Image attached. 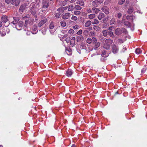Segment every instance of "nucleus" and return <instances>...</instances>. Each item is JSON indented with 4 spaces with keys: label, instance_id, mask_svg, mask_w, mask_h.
<instances>
[{
    "label": "nucleus",
    "instance_id": "nucleus-24",
    "mask_svg": "<svg viewBox=\"0 0 147 147\" xmlns=\"http://www.w3.org/2000/svg\"><path fill=\"white\" fill-rule=\"evenodd\" d=\"M93 29L95 31H98L100 29V28L98 26L94 25L93 27Z\"/></svg>",
    "mask_w": 147,
    "mask_h": 147
},
{
    "label": "nucleus",
    "instance_id": "nucleus-45",
    "mask_svg": "<svg viewBox=\"0 0 147 147\" xmlns=\"http://www.w3.org/2000/svg\"><path fill=\"white\" fill-rule=\"evenodd\" d=\"M92 41L94 43H95L97 42V39L95 37H92Z\"/></svg>",
    "mask_w": 147,
    "mask_h": 147
},
{
    "label": "nucleus",
    "instance_id": "nucleus-42",
    "mask_svg": "<svg viewBox=\"0 0 147 147\" xmlns=\"http://www.w3.org/2000/svg\"><path fill=\"white\" fill-rule=\"evenodd\" d=\"M98 3L96 2V1H95V0L92 2V5L93 6H97L98 5Z\"/></svg>",
    "mask_w": 147,
    "mask_h": 147
},
{
    "label": "nucleus",
    "instance_id": "nucleus-55",
    "mask_svg": "<svg viewBox=\"0 0 147 147\" xmlns=\"http://www.w3.org/2000/svg\"><path fill=\"white\" fill-rule=\"evenodd\" d=\"M95 1H96V2L97 3H101L103 2V1L102 0H95Z\"/></svg>",
    "mask_w": 147,
    "mask_h": 147
},
{
    "label": "nucleus",
    "instance_id": "nucleus-35",
    "mask_svg": "<svg viewBox=\"0 0 147 147\" xmlns=\"http://www.w3.org/2000/svg\"><path fill=\"white\" fill-rule=\"evenodd\" d=\"M115 22V19L114 18H112L110 20V25L114 24Z\"/></svg>",
    "mask_w": 147,
    "mask_h": 147
},
{
    "label": "nucleus",
    "instance_id": "nucleus-21",
    "mask_svg": "<svg viewBox=\"0 0 147 147\" xmlns=\"http://www.w3.org/2000/svg\"><path fill=\"white\" fill-rule=\"evenodd\" d=\"M91 22L90 20H88L85 24L84 26L85 27H88L91 24Z\"/></svg>",
    "mask_w": 147,
    "mask_h": 147
},
{
    "label": "nucleus",
    "instance_id": "nucleus-44",
    "mask_svg": "<svg viewBox=\"0 0 147 147\" xmlns=\"http://www.w3.org/2000/svg\"><path fill=\"white\" fill-rule=\"evenodd\" d=\"M125 0H119L118 1V4L120 5L123 4L125 1Z\"/></svg>",
    "mask_w": 147,
    "mask_h": 147
},
{
    "label": "nucleus",
    "instance_id": "nucleus-53",
    "mask_svg": "<svg viewBox=\"0 0 147 147\" xmlns=\"http://www.w3.org/2000/svg\"><path fill=\"white\" fill-rule=\"evenodd\" d=\"M82 30H80L77 33V34L78 35H80L82 34Z\"/></svg>",
    "mask_w": 147,
    "mask_h": 147
},
{
    "label": "nucleus",
    "instance_id": "nucleus-4",
    "mask_svg": "<svg viewBox=\"0 0 147 147\" xmlns=\"http://www.w3.org/2000/svg\"><path fill=\"white\" fill-rule=\"evenodd\" d=\"M49 5V0H43L42 6L43 8H47Z\"/></svg>",
    "mask_w": 147,
    "mask_h": 147
},
{
    "label": "nucleus",
    "instance_id": "nucleus-54",
    "mask_svg": "<svg viewBox=\"0 0 147 147\" xmlns=\"http://www.w3.org/2000/svg\"><path fill=\"white\" fill-rule=\"evenodd\" d=\"M29 22V20H26L25 21V27H26L27 26V24H28Z\"/></svg>",
    "mask_w": 147,
    "mask_h": 147
},
{
    "label": "nucleus",
    "instance_id": "nucleus-7",
    "mask_svg": "<svg viewBox=\"0 0 147 147\" xmlns=\"http://www.w3.org/2000/svg\"><path fill=\"white\" fill-rule=\"evenodd\" d=\"M112 52L114 53H116L118 51V46L113 45L112 46Z\"/></svg>",
    "mask_w": 147,
    "mask_h": 147
},
{
    "label": "nucleus",
    "instance_id": "nucleus-20",
    "mask_svg": "<svg viewBox=\"0 0 147 147\" xmlns=\"http://www.w3.org/2000/svg\"><path fill=\"white\" fill-rule=\"evenodd\" d=\"M26 4H24L23 5H22L20 7L19 10H20L22 12L26 8Z\"/></svg>",
    "mask_w": 147,
    "mask_h": 147
},
{
    "label": "nucleus",
    "instance_id": "nucleus-33",
    "mask_svg": "<svg viewBox=\"0 0 147 147\" xmlns=\"http://www.w3.org/2000/svg\"><path fill=\"white\" fill-rule=\"evenodd\" d=\"M133 8L132 7H130L129 8L127 12L128 13H131L133 12Z\"/></svg>",
    "mask_w": 147,
    "mask_h": 147
},
{
    "label": "nucleus",
    "instance_id": "nucleus-6",
    "mask_svg": "<svg viewBox=\"0 0 147 147\" xmlns=\"http://www.w3.org/2000/svg\"><path fill=\"white\" fill-rule=\"evenodd\" d=\"M101 10L106 14H108L109 13V8L106 6L103 7L102 8Z\"/></svg>",
    "mask_w": 147,
    "mask_h": 147
},
{
    "label": "nucleus",
    "instance_id": "nucleus-52",
    "mask_svg": "<svg viewBox=\"0 0 147 147\" xmlns=\"http://www.w3.org/2000/svg\"><path fill=\"white\" fill-rule=\"evenodd\" d=\"M61 15V14L60 13H56L55 14V17L57 18H59Z\"/></svg>",
    "mask_w": 147,
    "mask_h": 147
},
{
    "label": "nucleus",
    "instance_id": "nucleus-50",
    "mask_svg": "<svg viewBox=\"0 0 147 147\" xmlns=\"http://www.w3.org/2000/svg\"><path fill=\"white\" fill-rule=\"evenodd\" d=\"M42 32L43 34H46V30L45 28H43L42 30Z\"/></svg>",
    "mask_w": 147,
    "mask_h": 147
},
{
    "label": "nucleus",
    "instance_id": "nucleus-2",
    "mask_svg": "<svg viewBox=\"0 0 147 147\" xmlns=\"http://www.w3.org/2000/svg\"><path fill=\"white\" fill-rule=\"evenodd\" d=\"M31 6H32L30 8V11L31 13L33 15H34L36 13V11L35 9V5L34 2H32L31 4Z\"/></svg>",
    "mask_w": 147,
    "mask_h": 147
},
{
    "label": "nucleus",
    "instance_id": "nucleus-23",
    "mask_svg": "<svg viewBox=\"0 0 147 147\" xmlns=\"http://www.w3.org/2000/svg\"><path fill=\"white\" fill-rule=\"evenodd\" d=\"M65 52L68 55H71L72 54V51L71 49H66L65 50Z\"/></svg>",
    "mask_w": 147,
    "mask_h": 147
},
{
    "label": "nucleus",
    "instance_id": "nucleus-39",
    "mask_svg": "<svg viewBox=\"0 0 147 147\" xmlns=\"http://www.w3.org/2000/svg\"><path fill=\"white\" fill-rule=\"evenodd\" d=\"M71 19L73 21H76L77 20L78 18L76 16L73 15L71 17Z\"/></svg>",
    "mask_w": 147,
    "mask_h": 147
},
{
    "label": "nucleus",
    "instance_id": "nucleus-64",
    "mask_svg": "<svg viewBox=\"0 0 147 147\" xmlns=\"http://www.w3.org/2000/svg\"><path fill=\"white\" fill-rule=\"evenodd\" d=\"M36 4H38L40 2V0H35Z\"/></svg>",
    "mask_w": 147,
    "mask_h": 147
},
{
    "label": "nucleus",
    "instance_id": "nucleus-17",
    "mask_svg": "<svg viewBox=\"0 0 147 147\" xmlns=\"http://www.w3.org/2000/svg\"><path fill=\"white\" fill-rule=\"evenodd\" d=\"M84 40V38L82 35H80L77 37V40L78 42L81 41H83Z\"/></svg>",
    "mask_w": 147,
    "mask_h": 147
},
{
    "label": "nucleus",
    "instance_id": "nucleus-49",
    "mask_svg": "<svg viewBox=\"0 0 147 147\" xmlns=\"http://www.w3.org/2000/svg\"><path fill=\"white\" fill-rule=\"evenodd\" d=\"M106 52L105 51H103L102 52V55L103 57H107V55H106Z\"/></svg>",
    "mask_w": 147,
    "mask_h": 147
},
{
    "label": "nucleus",
    "instance_id": "nucleus-60",
    "mask_svg": "<svg viewBox=\"0 0 147 147\" xmlns=\"http://www.w3.org/2000/svg\"><path fill=\"white\" fill-rule=\"evenodd\" d=\"M32 33V32L30 31H28L26 32V34L27 35H30L31 33Z\"/></svg>",
    "mask_w": 147,
    "mask_h": 147
},
{
    "label": "nucleus",
    "instance_id": "nucleus-18",
    "mask_svg": "<svg viewBox=\"0 0 147 147\" xmlns=\"http://www.w3.org/2000/svg\"><path fill=\"white\" fill-rule=\"evenodd\" d=\"M105 15L102 13H100L98 16V18L99 20H101L105 17Z\"/></svg>",
    "mask_w": 147,
    "mask_h": 147
},
{
    "label": "nucleus",
    "instance_id": "nucleus-63",
    "mask_svg": "<svg viewBox=\"0 0 147 147\" xmlns=\"http://www.w3.org/2000/svg\"><path fill=\"white\" fill-rule=\"evenodd\" d=\"M57 11H62V8H59L57 9Z\"/></svg>",
    "mask_w": 147,
    "mask_h": 147
},
{
    "label": "nucleus",
    "instance_id": "nucleus-5",
    "mask_svg": "<svg viewBox=\"0 0 147 147\" xmlns=\"http://www.w3.org/2000/svg\"><path fill=\"white\" fill-rule=\"evenodd\" d=\"M23 22L22 21H20L16 26V28L18 30H20L23 26Z\"/></svg>",
    "mask_w": 147,
    "mask_h": 147
},
{
    "label": "nucleus",
    "instance_id": "nucleus-8",
    "mask_svg": "<svg viewBox=\"0 0 147 147\" xmlns=\"http://www.w3.org/2000/svg\"><path fill=\"white\" fill-rule=\"evenodd\" d=\"M47 19L46 18H45L40 21L38 24V26L40 27L42 26L44 24L46 23L47 21Z\"/></svg>",
    "mask_w": 147,
    "mask_h": 147
},
{
    "label": "nucleus",
    "instance_id": "nucleus-57",
    "mask_svg": "<svg viewBox=\"0 0 147 147\" xmlns=\"http://www.w3.org/2000/svg\"><path fill=\"white\" fill-rule=\"evenodd\" d=\"M126 50V48L124 46L123 48V49L122 50V51L124 52Z\"/></svg>",
    "mask_w": 147,
    "mask_h": 147
},
{
    "label": "nucleus",
    "instance_id": "nucleus-11",
    "mask_svg": "<svg viewBox=\"0 0 147 147\" xmlns=\"http://www.w3.org/2000/svg\"><path fill=\"white\" fill-rule=\"evenodd\" d=\"M8 17L6 16H3L1 17V20L3 22L5 23L8 21Z\"/></svg>",
    "mask_w": 147,
    "mask_h": 147
},
{
    "label": "nucleus",
    "instance_id": "nucleus-9",
    "mask_svg": "<svg viewBox=\"0 0 147 147\" xmlns=\"http://www.w3.org/2000/svg\"><path fill=\"white\" fill-rule=\"evenodd\" d=\"M69 17L70 13H67L62 15V18L63 20H66L68 19Z\"/></svg>",
    "mask_w": 147,
    "mask_h": 147
},
{
    "label": "nucleus",
    "instance_id": "nucleus-16",
    "mask_svg": "<svg viewBox=\"0 0 147 147\" xmlns=\"http://www.w3.org/2000/svg\"><path fill=\"white\" fill-rule=\"evenodd\" d=\"M65 8H68V10L69 11H72L74 9V5L72 4L69 5L68 7H66Z\"/></svg>",
    "mask_w": 147,
    "mask_h": 147
},
{
    "label": "nucleus",
    "instance_id": "nucleus-30",
    "mask_svg": "<svg viewBox=\"0 0 147 147\" xmlns=\"http://www.w3.org/2000/svg\"><path fill=\"white\" fill-rule=\"evenodd\" d=\"M74 9L78 10H80L81 9L82 7L78 5H75L74 7Z\"/></svg>",
    "mask_w": 147,
    "mask_h": 147
},
{
    "label": "nucleus",
    "instance_id": "nucleus-22",
    "mask_svg": "<svg viewBox=\"0 0 147 147\" xmlns=\"http://www.w3.org/2000/svg\"><path fill=\"white\" fill-rule=\"evenodd\" d=\"M92 9L93 12L95 13H98L99 11H100V10L99 9L95 7L93 8Z\"/></svg>",
    "mask_w": 147,
    "mask_h": 147
},
{
    "label": "nucleus",
    "instance_id": "nucleus-27",
    "mask_svg": "<svg viewBox=\"0 0 147 147\" xmlns=\"http://www.w3.org/2000/svg\"><path fill=\"white\" fill-rule=\"evenodd\" d=\"M14 21L11 23V24H13L14 25L17 24L18 23V20H16V17H13V18Z\"/></svg>",
    "mask_w": 147,
    "mask_h": 147
},
{
    "label": "nucleus",
    "instance_id": "nucleus-26",
    "mask_svg": "<svg viewBox=\"0 0 147 147\" xmlns=\"http://www.w3.org/2000/svg\"><path fill=\"white\" fill-rule=\"evenodd\" d=\"M124 25L128 27H130L131 26V24L128 21H125L124 22Z\"/></svg>",
    "mask_w": 147,
    "mask_h": 147
},
{
    "label": "nucleus",
    "instance_id": "nucleus-46",
    "mask_svg": "<svg viewBox=\"0 0 147 147\" xmlns=\"http://www.w3.org/2000/svg\"><path fill=\"white\" fill-rule=\"evenodd\" d=\"M70 39L71 38L70 37H67L65 39V40L66 41L67 43H68L69 42Z\"/></svg>",
    "mask_w": 147,
    "mask_h": 147
},
{
    "label": "nucleus",
    "instance_id": "nucleus-15",
    "mask_svg": "<svg viewBox=\"0 0 147 147\" xmlns=\"http://www.w3.org/2000/svg\"><path fill=\"white\" fill-rule=\"evenodd\" d=\"M67 2L66 0H61L59 2V4L61 6H64L65 5Z\"/></svg>",
    "mask_w": 147,
    "mask_h": 147
},
{
    "label": "nucleus",
    "instance_id": "nucleus-62",
    "mask_svg": "<svg viewBox=\"0 0 147 147\" xmlns=\"http://www.w3.org/2000/svg\"><path fill=\"white\" fill-rule=\"evenodd\" d=\"M6 3L8 4H9L10 2V0H5Z\"/></svg>",
    "mask_w": 147,
    "mask_h": 147
},
{
    "label": "nucleus",
    "instance_id": "nucleus-61",
    "mask_svg": "<svg viewBox=\"0 0 147 147\" xmlns=\"http://www.w3.org/2000/svg\"><path fill=\"white\" fill-rule=\"evenodd\" d=\"M119 42L120 43H123V42L124 41L123 40L121 39H119L118 40Z\"/></svg>",
    "mask_w": 147,
    "mask_h": 147
},
{
    "label": "nucleus",
    "instance_id": "nucleus-14",
    "mask_svg": "<svg viewBox=\"0 0 147 147\" xmlns=\"http://www.w3.org/2000/svg\"><path fill=\"white\" fill-rule=\"evenodd\" d=\"M75 37H72L70 40V45L72 47L74 46L75 43Z\"/></svg>",
    "mask_w": 147,
    "mask_h": 147
},
{
    "label": "nucleus",
    "instance_id": "nucleus-56",
    "mask_svg": "<svg viewBox=\"0 0 147 147\" xmlns=\"http://www.w3.org/2000/svg\"><path fill=\"white\" fill-rule=\"evenodd\" d=\"M86 11L88 13H90L92 12L91 10L90 9H87Z\"/></svg>",
    "mask_w": 147,
    "mask_h": 147
},
{
    "label": "nucleus",
    "instance_id": "nucleus-25",
    "mask_svg": "<svg viewBox=\"0 0 147 147\" xmlns=\"http://www.w3.org/2000/svg\"><path fill=\"white\" fill-rule=\"evenodd\" d=\"M135 53L137 54H139L142 53V51L140 48H138L136 49Z\"/></svg>",
    "mask_w": 147,
    "mask_h": 147
},
{
    "label": "nucleus",
    "instance_id": "nucleus-59",
    "mask_svg": "<svg viewBox=\"0 0 147 147\" xmlns=\"http://www.w3.org/2000/svg\"><path fill=\"white\" fill-rule=\"evenodd\" d=\"M121 14L120 13H118L117 15V17L119 18H120L121 17Z\"/></svg>",
    "mask_w": 147,
    "mask_h": 147
},
{
    "label": "nucleus",
    "instance_id": "nucleus-32",
    "mask_svg": "<svg viewBox=\"0 0 147 147\" xmlns=\"http://www.w3.org/2000/svg\"><path fill=\"white\" fill-rule=\"evenodd\" d=\"M99 23V21L97 19H95L93 20V21L92 22V24H98Z\"/></svg>",
    "mask_w": 147,
    "mask_h": 147
},
{
    "label": "nucleus",
    "instance_id": "nucleus-41",
    "mask_svg": "<svg viewBox=\"0 0 147 147\" xmlns=\"http://www.w3.org/2000/svg\"><path fill=\"white\" fill-rule=\"evenodd\" d=\"M83 34L87 36L89 34V32L87 30H85L83 32Z\"/></svg>",
    "mask_w": 147,
    "mask_h": 147
},
{
    "label": "nucleus",
    "instance_id": "nucleus-29",
    "mask_svg": "<svg viewBox=\"0 0 147 147\" xmlns=\"http://www.w3.org/2000/svg\"><path fill=\"white\" fill-rule=\"evenodd\" d=\"M95 43V45L94 46V49H96L100 46V43L99 42H97Z\"/></svg>",
    "mask_w": 147,
    "mask_h": 147
},
{
    "label": "nucleus",
    "instance_id": "nucleus-51",
    "mask_svg": "<svg viewBox=\"0 0 147 147\" xmlns=\"http://www.w3.org/2000/svg\"><path fill=\"white\" fill-rule=\"evenodd\" d=\"M147 67H144L143 69L141 71V72L142 73H144L146 70Z\"/></svg>",
    "mask_w": 147,
    "mask_h": 147
},
{
    "label": "nucleus",
    "instance_id": "nucleus-13",
    "mask_svg": "<svg viewBox=\"0 0 147 147\" xmlns=\"http://www.w3.org/2000/svg\"><path fill=\"white\" fill-rule=\"evenodd\" d=\"M115 33L116 35H119L121 34V28H118L115 30Z\"/></svg>",
    "mask_w": 147,
    "mask_h": 147
},
{
    "label": "nucleus",
    "instance_id": "nucleus-43",
    "mask_svg": "<svg viewBox=\"0 0 147 147\" xmlns=\"http://www.w3.org/2000/svg\"><path fill=\"white\" fill-rule=\"evenodd\" d=\"M108 34L111 37H114V35L113 32L111 31H109V32Z\"/></svg>",
    "mask_w": 147,
    "mask_h": 147
},
{
    "label": "nucleus",
    "instance_id": "nucleus-1",
    "mask_svg": "<svg viewBox=\"0 0 147 147\" xmlns=\"http://www.w3.org/2000/svg\"><path fill=\"white\" fill-rule=\"evenodd\" d=\"M113 40L111 39H107L104 43L103 47L106 49H109L110 47V45L112 44Z\"/></svg>",
    "mask_w": 147,
    "mask_h": 147
},
{
    "label": "nucleus",
    "instance_id": "nucleus-34",
    "mask_svg": "<svg viewBox=\"0 0 147 147\" xmlns=\"http://www.w3.org/2000/svg\"><path fill=\"white\" fill-rule=\"evenodd\" d=\"M102 33L103 34V35L105 37H106L107 36V33H108V31H107V30H104L102 31Z\"/></svg>",
    "mask_w": 147,
    "mask_h": 147
},
{
    "label": "nucleus",
    "instance_id": "nucleus-28",
    "mask_svg": "<svg viewBox=\"0 0 147 147\" xmlns=\"http://www.w3.org/2000/svg\"><path fill=\"white\" fill-rule=\"evenodd\" d=\"M60 23L61 26L64 27L66 25V23L64 21H62L60 22Z\"/></svg>",
    "mask_w": 147,
    "mask_h": 147
},
{
    "label": "nucleus",
    "instance_id": "nucleus-58",
    "mask_svg": "<svg viewBox=\"0 0 147 147\" xmlns=\"http://www.w3.org/2000/svg\"><path fill=\"white\" fill-rule=\"evenodd\" d=\"M67 32V30H62L61 31V32L63 33V34H65V33H66Z\"/></svg>",
    "mask_w": 147,
    "mask_h": 147
},
{
    "label": "nucleus",
    "instance_id": "nucleus-31",
    "mask_svg": "<svg viewBox=\"0 0 147 147\" xmlns=\"http://www.w3.org/2000/svg\"><path fill=\"white\" fill-rule=\"evenodd\" d=\"M96 15L94 14H90L88 16V17L90 19H93L95 17Z\"/></svg>",
    "mask_w": 147,
    "mask_h": 147
},
{
    "label": "nucleus",
    "instance_id": "nucleus-37",
    "mask_svg": "<svg viewBox=\"0 0 147 147\" xmlns=\"http://www.w3.org/2000/svg\"><path fill=\"white\" fill-rule=\"evenodd\" d=\"M86 42L87 43L90 44L92 42V39L90 38H88L87 39Z\"/></svg>",
    "mask_w": 147,
    "mask_h": 147
},
{
    "label": "nucleus",
    "instance_id": "nucleus-10",
    "mask_svg": "<svg viewBox=\"0 0 147 147\" xmlns=\"http://www.w3.org/2000/svg\"><path fill=\"white\" fill-rule=\"evenodd\" d=\"M72 74V72L71 69H69L66 71V75L68 77L71 76Z\"/></svg>",
    "mask_w": 147,
    "mask_h": 147
},
{
    "label": "nucleus",
    "instance_id": "nucleus-3",
    "mask_svg": "<svg viewBox=\"0 0 147 147\" xmlns=\"http://www.w3.org/2000/svg\"><path fill=\"white\" fill-rule=\"evenodd\" d=\"M50 31L51 34H53L56 30V28L55 27L54 23L52 22L49 25Z\"/></svg>",
    "mask_w": 147,
    "mask_h": 147
},
{
    "label": "nucleus",
    "instance_id": "nucleus-36",
    "mask_svg": "<svg viewBox=\"0 0 147 147\" xmlns=\"http://www.w3.org/2000/svg\"><path fill=\"white\" fill-rule=\"evenodd\" d=\"M74 14L76 15H78L81 13V12L80 11H74Z\"/></svg>",
    "mask_w": 147,
    "mask_h": 147
},
{
    "label": "nucleus",
    "instance_id": "nucleus-40",
    "mask_svg": "<svg viewBox=\"0 0 147 147\" xmlns=\"http://www.w3.org/2000/svg\"><path fill=\"white\" fill-rule=\"evenodd\" d=\"M95 34V32L94 31L93 32H89V36H94Z\"/></svg>",
    "mask_w": 147,
    "mask_h": 147
},
{
    "label": "nucleus",
    "instance_id": "nucleus-19",
    "mask_svg": "<svg viewBox=\"0 0 147 147\" xmlns=\"http://www.w3.org/2000/svg\"><path fill=\"white\" fill-rule=\"evenodd\" d=\"M76 3L79 4L81 6H83L84 4V2L82 0H78L76 2Z\"/></svg>",
    "mask_w": 147,
    "mask_h": 147
},
{
    "label": "nucleus",
    "instance_id": "nucleus-12",
    "mask_svg": "<svg viewBox=\"0 0 147 147\" xmlns=\"http://www.w3.org/2000/svg\"><path fill=\"white\" fill-rule=\"evenodd\" d=\"M32 34H34L37 33V31H36V26L34 25L32 28Z\"/></svg>",
    "mask_w": 147,
    "mask_h": 147
},
{
    "label": "nucleus",
    "instance_id": "nucleus-48",
    "mask_svg": "<svg viewBox=\"0 0 147 147\" xmlns=\"http://www.w3.org/2000/svg\"><path fill=\"white\" fill-rule=\"evenodd\" d=\"M72 28L74 29L75 30L79 28V26L78 25L76 24L74 26H73L72 27Z\"/></svg>",
    "mask_w": 147,
    "mask_h": 147
},
{
    "label": "nucleus",
    "instance_id": "nucleus-47",
    "mask_svg": "<svg viewBox=\"0 0 147 147\" xmlns=\"http://www.w3.org/2000/svg\"><path fill=\"white\" fill-rule=\"evenodd\" d=\"M68 32L69 34H73L74 32V31L73 29H70L68 31Z\"/></svg>",
    "mask_w": 147,
    "mask_h": 147
},
{
    "label": "nucleus",
    "instance_id": "nucleus-38",
    "mask_svg": "<svg viewBox=\"0 0 147 147\" xmlns=\"http://www.w3.org/2000/svg\"><path fill=\"white\" fill-rule=\"evenodd\" d=\"M121 33H123L124 34H126L127 33V32L126 30L124 28H121Z\"/></svg>",
    "mask_w": 147,
    "mask_h": 147
}]
</instances>
